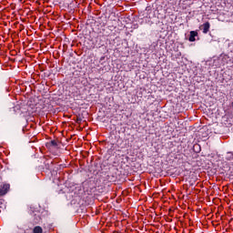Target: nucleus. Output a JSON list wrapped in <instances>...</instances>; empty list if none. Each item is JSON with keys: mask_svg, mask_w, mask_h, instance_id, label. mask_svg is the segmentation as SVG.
<instances>
[{"mask_svg": "<svg viewBox=\"0 0 233 233\" xmlns=\"http://www.w3.org/2000/svg\"><path fill=\"white\" fill-rule=\"evenodd\" d=\"M15 107H17L16 116L19 117H26L28 116L26 106L15 105Z\"/></svg>", "mask_w": 233, "mask_h": 233, "instance_id": "nucleus-1", "label": "nucleus"}, {"mask_svg": "<svg viewBox=\"0 0 233 233\" xmlns=\"http://www.w3.org/2000/svg\"><path fill=\"white\" fill-rule=\"evenodd\" d=\"M199 30H202L203 34H208L210 32V22L207 21L199 25Z\"/></svg>", "mask_w": 233, "mask_h": 233, "instance_id": "nucleus-2", "label": "nucleus"}, {"mask_svg": "<svg viewBox=\"0 0 233 233\" xmlns=\"http://www.w3.org/2000/svg\"><path fill=\"white\" fill-rule=\"evenodd\" d=\"M16 110H17V107H15V106H13L9 107L6 110L7 117H15V116H17L16 115Z\"/></svg>", "mask_w": 233, "mask_h": 233, "instance_id": "nucleus-3", "label": "nucleus"}, {"mask_svg": "<svg viewBox=\"0 0 233 233\" xmlns=\"http://www.w3.org/2000/svg\"><path fill=\"white\" fill-rule=\"evenodd\" d=\"M8 190H10V184H4L0 188V196H6V194H8Z\"/></svg>", "mask_w": 233, "mask_h": 233, "instance_id": "nucleus-4", "label": "nucleus"}, {"mask_svg": "<svg viewBox=\"0 0 233 233\" xmlns=\"http://www.w3.org/2000/svg\"><path fill=\"white\" fill-rule=\"evenodd\" d=\"M152 14V7L147 6L145 11L142 14V16L147 19H150V15Z\"/></svg>", "mask_w": 233, "mask_h": 233, "instance_id": "nucleus-5", "label": "nucleus"}, {"mask_svg": "<svg viewBox=\"0 0 233 233\" xmlns=\"http://www.w3.org/2000/svg\"><path fill=\"white\" fill-rule=\"evenodd\" d=\"M198 31H190L188 41L190 43H194V41H196V37H198Z\"/></svg>", "mask_w": 233, "mask_h": 233, "instance_id": "nucleus-6", "label": "nucleus"}, {"mask_svg": "<svg viewBox=\"0 0 233 233\" xmlns=\"http://www.w3.org/2000/svg\"><path fill=\"white\" fill-rule=\"evenodd\" d=\"M225 159L227 161H232L233 159V153L232 152H228L225 156Z\"/></svg>", "mask_w": 233, "mask_h": 233, "instance_id": "nucleus-7", "label": "nucleus"}, {"mask_svg": "<svg viewBox=\"0 0 233 233\" xmlns=\"http://www.w3.org/2000/svg\"><path fill=\"white\" fill-rule=\"evenodd\" d=\"M34 233H43V228L41 226H35L33 229Z\"/></svg>", "mask_w": 233, "mask_h": 233, "instance_id": "nucleus-8", "label": "nucleus"}, {"mask_svg": "<svg viewBox=\"0 0 233 233\" xmlns=\"http://www.w3.org/2000/svg\"><path fill=\"white\" fill-rule=\"evenodd\" d=\"M49 147H54L55 148L58 147L57 140H51L48 143Z\"/></svg>", "mask_w": 233, "mask_h": 233, "instance_id": "nucleus-9", "label": "nucleus"}, {"mask_svg": "<svg viewBox=\"0 0 233 233\" xmlns=\"http://www.w3.org/2000/svg\"><path fill=\"white\" fill-rule=\"evenodd\" d=\"M46 170H50V164L46 161L44 162Z\"/></svg>", "mask_w": 233, "mask_h": 233, "instance_id": "nucleus-10", "label": "nucleus"}, {"mask_svg": "<svg viewBox=\"0 0 233 233\" xmlns=\"http://www.w3.org/2000/svg\"><path fill=\"white\" fill-rule=\"evenodd\" d=\"M81 121H83V119L81 117L76 118V123H81Z\"/></svg>", "mask_w": 233, "mask_h": 233, "instance_id": "nucleus-11", "label": "nucleus"}]
</instances>
